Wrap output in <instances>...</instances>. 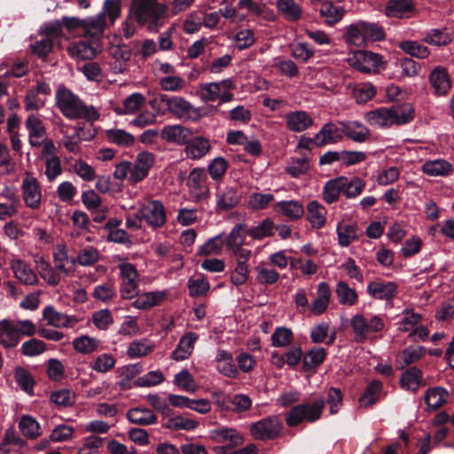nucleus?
Here are the masks:
<instances>
[{
	"instance_id": "nucleus-5",
	"label": "nucleus",
	"mask_w": 454,
	"mask_h": 454,
	"mask_svg": "<svg viewBox=\"0 0 454 454\" xmlns=\"http://www.w3.org/2000/svg\"><path fill=\"white\" fill-rule=\"evenodd\" d=\"M350 326L356 343H364L371 334L382 331L385 327L383 316L374 315L366 317L364 314H356L350 319Z\"/></svg>"
},
{
	"instance_id": "nucleus-22",
	"label": "nucleus",
	"mask_w": 454,
	"mask_h": 454,
	"mask_svg": "<svg viewBox=\"0 0 454 454\" xmlns=\"http://www.w3.org/2000/svg\"><path fill=\"white\" fill-rule=\"evenodd\" d=\"M286 127L294 132H301L310 128L314 121L312 117L305 111H294L287 113L285 115Z\"/></svg>"
},
{
	"instance_id": "nucleus-56",
	"label": "nucleus",
	"mask_w": 454,
	"mask_h": 454,
	"mask_svg": "<svg viewBox=\"0 0 454 454\" xmlns=\"http://www.w3.org/2000/svg\"><path fill=\"white\" fill-rule=\"evenodd\" d=\"M246 234H247V231H246L245 224H236L227 237L226 244L228 248L234 250L242 247L245 243Z\"/></svg>"
},
{
	"instance_id": "nucleus-19",
	"label": "nucleus",
	"mask_w": 454,
	"mask_h": 454,
	"mask_svg": "<svg viewBox=\"0 0 454 454\" xmlns=\"http://www.w3.org/2000/svg\"><path fill=\"white\" fill-rule=\"evenodd\" d=\"M161 138L167 142L174 143L178 145H184L188 139L192 137L191 129L180 124L165 126L161 130Z\"/></svg>"
},
{
	"instance_id": "nucleus-42",
	"label": "nucleus",
	"mask_w": 454,
	"mask_h": 454,
	"mask_svg": "<svg viewBox=\"0 0 454 454\" xmlns=\"http://www.w3.org/2000/svg\"><path fill=\"white\" fill-rule=\"evenodd\" d=\"M382 383L380 380H372L364 389L363 395L359 399L360 406L370 407L376 403L382 393Z\"/></svg>"
},
{
	"instance_id": "nucleus-21",
	"label": "nucleus",
	"mask_w": 454,
	"mask_h": 454,
	"mask_svg": "<svg viewBox=\"0 0 454 454\" xmlns=\"http://www.w3.org/2000/svg\"><path fill=\"white\" fill-rule=\"evenodd\" d=\"M429 82L437 96L447 95L451 87L447 70L441 66L435 67L431 72L429 74Z\"/></svg>"
},
{
	"instance_id": "nucleus-51",
	"label": "nucleus",
	"mask_w": 454,
	"mask_h": 454,
	"mask_svg": "<svg viewBox=\"0 0 454 454\" xmlns=\"http://www.w3.org/2000/svg\"><path fill=\"white\" fill-rule=\"evenodd\" d=\"M145 98L138 92H135L126 98L123 101V109H115L118 114H129L137 113L145 104Z\"/></svg>"
},
{
	"instance_id": "nucleus-26",
	"label": "nucleus",
	"mask_w": 454,
	"mask_h": 454,
	"mask_svg": "<svg viewBox=\"0 0 454 454\" xmlns=\"http://www.w3.org/2000/svg\"><path fill=\"white\" fill-rule=\"evenodd\" d=\"M11 269L15 277L25 285L34 286L38 283L36 274L31 267L21 259H12L11 261Z\"/></svg>"
},
{
	"instance_id": "nucleus-52",
	"label": "nucleus",
	"mask_w": 454,
	"mask_h": 454,
	"mask_svg": "<svg viewBox=\"0 0 454 454\" xmlns=\"http://www.w3.org/2000/svg\"><path fill=\"white\" fill-rule=\"evenodd\" d=\"M107 140L119 146H129L133 145L135 137L130 133L121 129H109L106 131Z\"/></svg>"
},
{
	"instance_id": "nucleus-13",
	"label": "nucleus",
	"mask_w": 454,
	"mask_h": 454,
	"mask_svg": "<svg viewBox=\"0 0 454 454\" xmlns=\"http://www.w3.org/2000/svg\"><path fill=\"white\" fill-rule=\"evenodd\" d=\"M241 195L235 187L226 186L218 189L215 193V210L224 212L237 207L240 202Z\"/></svg>"
},
{
	"instance_id": "nucleus-50",
	"label": "nucleus",
	"mask_w": 454,
	"mask_h": 454,
	"mask_svg": "<svg viewBox=\"0 0 454 454\" xmlns=\"http://www.w3.org/2000/svg\"><path fill=\"white\" fill-rule=\"evenodd\" d=\"M423 41L433 46H444L451 42V35L445 29L433 28L426 32Z\"/></svg>"
},
{
	"instance_id": "nucleus-64",
	"label": "nucleus",
	"mask_w": 454,
	"mask_h": 454,
	"mask_svg": "<svg viewBox=\"0 0 454 454\" xmlns=\"http://www.w3.org/2000/svg\"><path fill=\"white\" fill-rule=\"evenodd\" d=\"M174 383L181 389L193 393L197 390V383L192 375L186 370H183L175 375Z\"/></svg>"
},
{
	"instance_id": "nucleus-60",
	"label": "nucleus",
	"mask_w": 454,
	"mask_h": 454,
	"mask_svg": "<svg viewBox=\"0 0 454 454\" xmlns=\"http://www.w3.org/2000/svg\"><path fill=\"white\" fill-rule=\"evenodd\" d=\"M115 365V359L110 354H101L90 363V367L98 372L106 373Z\"/></svg>"
},
{
	"instance_id": "nucleus-30",
	"label": "nucleus",
	"mask_w": 454,
	"mask_h": 454,
	"mask_svg": "<svg viewBox=\"0 0 454 454\" xmlns=\"http://www.w3.org/2000/svg\"><path fill=\"white\" fill-rule=\"evenodd\" d=\"M326 208L317 200H311L307 205L306 218L314 229H321L326 223Z\"/></svg>"
},
{
	"instance_id": "nucleus-15",
	"label": "nucleus",
	"mask_w": 454,
	"mask_h": 454,
	"mask_svg": "<svg viewBox=\"0 0 454 454\" xmlns=\"http://www.w3.org/2000/svg\"><path fill=\"white\" fill-rule=\"evenodd\" d=\"M184 145V151L186 157L192 160L202 159L211 150L209 139L201 136L192 137Z\"/></svg>"
},
{
	"instance_id": "nucleus-55",
	"label": "nucleus",
	"mask_w": 454,
	"mask_h": 454,
	"mask_svg": "<svg viewBox=\"0 0 454 454\" xmlns=\"http://www.w3.org/2000/svg\"><path fill=\"white\" fill-rule=\"evenodd\" d=\"M99 343L100 340L96 338L82 335L73 340V347L78 353L87 355L97 350Z\"/></svg>"
},
{
	"instance_id": "nucleus-46",
	"label": "nucleus",
	"mask_w": 454,
	"mask_h": 454,
	"mask_svg": "<svg viewBox=\"0 0 454 454\" xmlns=\"http://www.w3.org/2000/svg\"><path fill=\"white\" fill-rule=\"evenodd\" d=\"M389 109L393 125L405 124L414 118V110L410 104L393 106Z\"/></svg>"
},
{
	"instance_id": "nucleus-10",
	"label": "nucleus",
	"mask_w": 454,
	"mask_h": 454,
	"mask_svg": "<svg viewBox=\"0 0 454 454\" xmlns=\"http://www.w3.org/2000/svg\"><path fill=\"white\" fill-rule=\"evenodd\" d=\"M20 189L25 205L30 209H38L42 204L43 194L37 178L28 172L25 173Z\"/></svg>"
},
{
	"instance_id": "nucleus-6",
	"label": "nucleus",
	"mask_w": 454,
	"mask_h": 454,
	"mask_svg": "<svg viewBox=\"0 0 454 454\" xmlns=\"http://www.w3.org/2000/svg\"><path fill=\"white\" fill-rule=\"evenodd\" d=\"M236 84L231 78H226L220 82H206L200 84V98L203 102H214L219 100L220 104L233 100V90Z\"/></svg>"
},
{
	"instance_id": "nucleus-33",
	"label": "nucleus",
	"mask_w": 454,
	"mask_h": 454,
	"mask_svg": "<svg viewBox=\"0 0 454 454\" xmlns=\"http://www.w3.org/2000/svg\"><path fill=\"white\" fill-rule=\"evenodd\" d=\"M137 298L133 301L132 306L138 309H149L159 305L167 297L166 291L145 292L136 295Z\"/></svg>"
},
{
	"instance_id": "nucleus-2",
	"label": "nucleus",
	"mask_w": 454,
	"mask_h": 454,
	"mask_svg": "<svg viewBox=\"0 0 454 454\" xmlns=\"http://www.w3.org/2000/svg\"><path fill=\"white\" fill-rule=\"evenodd\" d=\"M130 14L139 24L148 23L149 30L156 32L163 25V20L168 18V7L157 0H133Z\"/></svg>"
},
{
	"instance_id": "nucleus-53",
	"label": "nucleus",
	"mask_w": 454,
	"mask_h": 454,
	"mask_svg": "<svg viewBox=\"0 0 454 454\" xmlns=\"http://www.w3.org/2000/svg\"><path fill=\"white\" fill-rule=\"evenodd\" d=\"M99 260V252L93 247H87L79 251L77 256L71 260L72 266H91Z\"/></svg>"
},
{
	"instance_id": "nucleus-40",
	"label": "nucleus",
	"mask_w": 454,
	"mask_h": 454,
	"mask_svg": "<svg viewBox=\"0 0 454 454\" xmlns=\"http://www.w3.org/2000/svg\"><path fill=\"white\" fill-rule=\"evenodd\" d=\"M366 121L380 128L392 126V119L389 107H380L365 114Z\"/></svg>"
},
{
	"instance_id": "nucleus-47",
	"label": "nucleus",
	"mask_w": 454,
	"mask_h": 454,
	"mask_svg": "<svg viewBox=\"0 0 454 454\" xmlns=\"http://www.w3.org/2000/svg\"><path fill=\"white\" fill-rule=\"evenodd\" d=\"M345 42L357 47L365 46L361 20L347 26L345 28Z\"/></svg>"
},
{
	"instance_id": "nucleus-7",
	"label": "nucleus",
	"mask_w": 454,
	"mask_h": 454,
	"mask_svg": "<svg viewBox=\"0 0 454 454\" xmlns=\"http://www.w3.org/2000/svg\"><path fill=\"white\" fill-rule=\"evenodd\" d=\"M118 269L121 277L120 293L122 299L134 298L138 294L139 274L136 266L129 262L125 258L117 256Z\"/></svg>"
},
{
	"instance_id": "nucleus-16",
	"label": "nucleus",
	"mask_w": 454,
	"mask_h": 454,
	"mask_svg": "<svg viewBox=\"0 0 454 454\" xmlns=\"http://www.w3.org/2000/svg\"><path fill=\"white\" fill-rule=\"evenodd\" d=\"M339 124L341 127L342 135L356 143H364L371 136L370 129L362 122L357 121H343Z\"/></svg>"
},
{
	"instance_id": "nucleus-3",
	"label": "nucleus",
	"mask_w": 454,
	"mask_h": 454,
	"mask_svg": "<svg viewBox=\"0 0 454 454\" xmlns=\"http://www.w3.org/2000/svg\"><path fill=\"white\" fill-rule=\"evenodd\" d=\"M325 406V400L322 396L297 404L286 413V423L290 427L303 422L314 423L321 419Z\"/></svg>"
},
{
	"instance_id": "nucleus-32",
	"label": "nucleus",
	"mask_w": 454,
	"mask_h": 454,
	"mask_svg": "<svg viewBox=\"0 0 454 454\" xmlns=\"http://www.w3.org/2000/svg\"><path fill=\"white\" fill-rule=\"evenodd\" d=\"M332 292L327 283L321 282L317 286V297L312 301L310 310L316 315H322L328 308Z\"/></svg>"
},
{
	"instance_id": "nucleus-61",
	"label": "nucleus",
	"mask_w": 454,
	"mask_h": 454,
	"mask_svg": "<svg viewBox=\"0 0 454 454\" xmlns=\"http://www.w3.org/2000/svg\"><path fill=\"white\" fill-rule=\"evenodd\" d=\"M257 281L262 285H273L279 279V273L269 266L260 263L255 267Z\"/></svg>"
},
{
	"instance_id": "nucleus-62",
	"label": "nucleus",
	"mask_w": 454,
	"mask_h": 454,
	"mask_svg": "<svg viewBox=\"0 0 454 454\" xmlns=\"http://www.w3.org/2000/svg\"><path fill=\"white\" fill-rule=\"evenodd\" d=\"M326 356L323 348H314L310 349L303 358V366L307 370L314 369L321 364Z\"/></svg>"
},
{
	"instance_id": "nucleus-44",
	"label": "nucleus",
	"mask_w": 454,
	"mask_h": 454,
	"mask_svg": "<svg viewBox=\"0 0 454 454\" xmlns=\"http://www.w3.org/2000/svg\"><path fill=\"white\" fill-rule=\"evenodd\" d=\"M95 132L90 133L85 137L82 127L75 128V132L73 135H65L63 137V145L65 148L73 153H78L81 151L80 144L82 140H90L93 138Z\"/></svg>"
},
{
	"instance_id": "nucleus-28",
	"label": "nucleus",
	"mask_w": 454,
	"mask_h": 454,
	"mask_svg": "<svg viewBox=\"0 0 454 454\" xmlns=\"http://www.w3.org/2000/svg\"><path fill=\"white\" fill-rule=\"evenodd\" d=\"M43 317L49 325L57 328L73 326L77 323V319L74 317L57 311L52 306H47L43 309Z\"/></svg>"
},
{
	"instance_id": "nucleus-41",
	"label": "nucleus",
	"mask_w": 454,
	"mask_h": 454,
	"mask_svg": "<svg viewBox=\"0 0 454 454\" xmlns=\"http://www.w3.org/2000/svg\"><path fill=\"white\" fill-rule=\"evenodd\" d=\"M335 294L340 305L354 306L358 300L356 291L345 281H339L335 286Z\"/></svg>"
},
{
	"instance_id": "nucleus-58",
	"label": "nucleus",
	"mask_w": 454,
	"mask_h": 454,
	"mask_svg": "<svg viewBox=\"0 0 454 454\" xmlns=\"http://www.w3.org/2000/svg\"><path fill=\"white\" fill-rule=\"evenodd\" d=\"M273 200L271 193L253 192L248 197L247 207L253 211H259L265 209Z\"/></svg>"
},
{
	"instance_id": "nucleus-12",
	"label": "nucleus",
	"mask_w": 454,
	"mask_h": 454,
	"mask_svg": "<svg viewBox=\"0 0 454 454\" xmlns=\"http://www.w3.org/2000/svg\"><path fill=\"white\" fill-rule=\"evenodd\" d=\"M154 163V155L149 152H143L137 154L134 163L131 165V175L129 181L137 184L144 180Z\"/></svg>"
},
{
	"instance_id": "nucleus-38",
	"label": "nucleus",
	"mask_w": 454,
	"mask_h": 454,
	"mask_svg": "<svg viewBox=\"0 0 454 454\" xmlns=\"http://www.w3.org/2000/svg\"><path fill=\"white\" fill-rule=\"evenodd\" d=\"M343 182H346V176H339L325 183L323 189V199L327 204L336 202L340 193L344 194Z\"/></svg>"
},
{
	"instance_id": "nucleus-31",
	"label": "nucleus",
	"mask_w": 454,
	"mask_h": 454,
	"mask_svg": "<svg viewBox=\"0 0 454 454\" xmlns=\"http://www.w3.org/2000/svg\"><path fill=\"white\" fill-rule=\"evenodd\" d=\"M421 170L429 176H447L452 172L453 167L444 159H435L426 160L421 166Z\"/></svg>"
},
{
	"instance_id": "nucleus-37",
	"label": "nucleus",
	"mask_w": 454,
	"mask_h": 454,
	"mask_svg": "<svg viewBox=\"0 0 454 454\" xmlns=\"http://www.w3.org/2000/svg\"><path fill=\"white\" fill-rule=\"evenodd\" d=\"M127 419L133 424L140 426L153 425L157 422V417L151 410L145 407H134L127 411Z\"/></svg>"
},
{
	"instance_id": "nucleus-23",
	"label": "nucleus",
	"mask_w": 454,
	"mask_h": 454,
	"mask_svg": "<svg viewBox=\"0 0 454 454\" xmlns=\"http://www.w3.org/2000/svg\"><path fill=\"white\" fill-rule=\"evenodd\" d=\"M276 7L280 16L288 22H297L303 16V8L295 0H277Z\"/></svg>"
},
{
	"instance_id": "nucleus-20",
	"label": "nucleus",
	"mask_w": 454,
	"mask_h": 454,
	"mask_svg": "<svg viewBox=\"0 0 454 454\" xmlns=\"http://www.w3.org/2000/svg\"><path fill=\"white\" fill-rule=\"evenodd\" d=\"M342 139L341 127L338 128L336 124L327 122L316 134V146L321 147L326 145L336 144Z\"/></svg>"
},
{
	"instance_id": "nucleus-57",
	"label": "nucleus",
	"mask_w": 454,
	"mask_h": 454,
	"mask_svg": "<svg viewBox=\"0 0 454 454\" xmlns=\"http://www.w3.org/2000/svg\"><path fill=\"white\" fill-rule=\"evenodd\" d=\"M399 47L405 53L418 59H426L430 54L429 49L418 41H403Z\"/></svg>"
},
{
	"instance_id": "nucleus-54",
	"label": "nucleus",
	"mask_w": 454,
	"mask_h": 454,
	"mask_svg": "<svg viewBox=\"0 0 454 454\" xmlns=\"http://www.w3.org/2000/svg\"><path fill=\"white\" fill-rule=\"evenodd\" d=\"M449 394L442 387H434L427 391L425 403L428 407L436 410L440 408L448 399Z\"/></svg>"
},
{
	"instance_id": "nucleus-43",
	"label": "nucleus",
	"mask_w": 454,
	"mask_h": 454,
	"mask_svg": "<svg viewBox=\"0 0 454 454\" xmlns=\"http://www.w3.org/2000/svg\"><path fill=\"white\" fill-rule=\"evenodd\" d=\"M106 20L104 13H98L95 17H90L82 20V29L86 37H96L102 35L105 27Z\"/></svg>"
},
{
	"instance_id": "nucleus-63",
	"label": "nucleus",
	"mask_w": 454,
	"mask_h": 454,
	"mask_svg": "<svg viewBox=\"0 0 454 454\" xmlns=\"http://www.w3.org/2000/svg\"><path fill=\"white\" fill-rule=\"evenodd\" d=\"M274 223L270 218L262 220L258 225L250 228L247 234L254 239H262L273 234Z\"/></svg>"
},
{
	"instance_id": "nucleus-36",
	"label": "nucleus",
	"mask_w": 454,
	"mask_h": 454,
	"mask_svg": "<svg viewBox=\"0 0 454 454\" xmlns=\"http://www.w3.org/2000/svg\"><path fill=\"white\" fill-rule=\"evenodd\" d=\"M20 340L13 323L7 319L0 321V344L7 348L16 347Z\"/></svg>"
},
{
	"instance_id": "nucleus-45",
	"label": "nucleus",
	"mask_w": 454,
	"mask_h": 454,
	"mask_svg": "<svg viewBox=\"0 0 454 454\" xmlns=\"http://www.w3.org/2000/svg\"><path fill=\"white\" fill-rule=\"evenodd\" d=\"M338 243L342 247L359 239L357 226L355 223H340L337 226Z\"/></svg>"
},
{
	"instance_id": "nucleus-49",
	"label": "nucleus",
	"mask_w": 454,
	"mask_h": 454,
	"mask_svg": "<svg viewBox=\"0 0 454 454\" xmlns=\"http://www.w3.org/2000/svg\"><path fill=\"white\" fill-rule=\"evenodd\" d=\"M365 44L367 42H380L386 38L382 26L377 22L361 20Z\"/></svg>"
},
{
	"instance_id": "nucleus-14",
	"label": "nucleus",
	"mask_w": 454,
	"mask_h": 454,
	"mask_svg": "<svg viewBox=\"0 0 454 454\" xmlns=\"http://www.w3.org/2000/svg\"><path fill=\"white\" fill-rule=\"evenodd\" d=\"M25 124L28 132L29 145L35 148L42 146L47 139L46 129L43 121L35 114H30Z\"/></svg>"
},
{
	"instance_id": "nucleus-25",
	"label": "nucleus",
	"mask_w": 454,
	"mask_h": 454,
	"mask_svg": "<svg viewBox=\"0 0 454 454\" xmlns=\"http://www.w3.org/2000/svg\"><path fill=\"white\" fill-rule=\"evenodd\" d=\"M74 257H69L67 247L64 244L56 246L53 252V264L54 268L62 275L68 277L74 272V266H72L71 260Z\"/></svg>"
},
{
	"instance_id": "nucleus-48",
	"label": "nucleus",
	"mask_w": 454,
	"mask_h": 454,
	"mask_svg": "<svg viewBox=\"0 0 454 454\" xmlns=\"http://www.w3.org/2000/svg\"><path fill=\"white\" fill-rule=\"evenodd\" d=\"M19 429L22 435L27 439H35L42 434L39 423L29 415L21 416L19 421Z\"/></svg>"
},
{
	"instance_id": "nucleus-35",
	"label": "nucleus",
	"mask_w": 454,
	"mask_h": 454,
	"mask_svg": "<svg viewBox=\"0 0 454 454\" xmlns=\"http://www.w3.org/2000/svg\"><path fill=\"white\" fill-rule=\"evenodd\" d=\"M423 381L422 371L415 366L404 371L400 378V386L403 389L416 392Z\"/></svg>"
},
{
	"instance_id": "nucleus-59",
	"label": "nucleus",
	"mask_w": 454,
	"mask_h": 454,
	"mask_svg": "<svg viewBox=\"0 0 454 454\" xmlns=\"http://www.w3.org/2000/svg\"><path fill=\"white\" fill-rule=\"evenodd\" d=\"M228 166L229 164L225 158L216 157L207 165V172L214 181L220 182L224 176Z\"/></svg>"
},
{
	"instance_id": "nucleus-24",
	"label": "nucleus",
	"mask_w": 454,
	"mask_h": 454,
	"mask_svg": "<svg viewBox=\"0 0 454 454\" xmlns=\"http://www.w3.org/2000/svg\"><path fill=\"white\" fill-rule=\"evenodd\" d=\"M207 175L201 168H193L189 174L187 185L192 190H198L197 200H206L209 196V190L206 184Z\"/></svg>"
},
{
	"instance_id": "nucleus-1",
	"label": "nucleus",
	"mask_w": 454,
	"mask_h": 454,
	"mask_svg": "<svg viewBox=\"0 0 454 454\" xmlns=\"http://www.w3.org/2000/svg\"><path fill=\"white\" fill-rule=\"evenodd\" d=\"M56 105L62 114L70 120L84 119L93 122L99 118V113L94 106H86L65 86H59L56 91Z\"/></svg>"
},
{
	"instance_id": "nucleus-8",
	"label": "nucleus",
	"mask_w": 454,
	"mask_h": 454,
	"mask_svg": "<svg viewBox=\"0 0 454 454\" xmlns=\"http://www.w3.org/2000/svg\"><path fill=\"white\" fill-rule=\"evenodd\" d=\"M283 423L277 415L269 416L250 425V434L255 440L270 441L280 434Z\"/></svg>"
},
{
	"instance_id": "nucleus-27",
	"label": "nucleus",
	"mask_w": 454,
	"mask_h": 454,
	"mask_svg": "<svg viewBox=\"0 0 454 454\" xmlns=\"http://www.w3.org/2000/svg\"><path fill=\"white\" fill-rule=\"evenodd\" d=\"M199 335L193 332L185 333L181 339L172 353V358L176 361L187 359L192 353L196 340Z\"/></svg>"
},
{
	"instance_id": "nucleus-9",
	"label": "nucleus",
	"mask_w": 454,
	"mask_h": 454,
	"mask_svg": "<svg viewBox=\"0 0 454 454\" xmlns=\"http://www.w3.org/2000/svg\"><path fill=\"white\" fill-rule=\"evenodd\" d=\"M137 215L153 229L163 226L167 221L165 207L160 200H149L140 205Z\"/></svg>"
},
{
	"instance_id": "nucleus-11",
	"label": "nucleus",
	"mask_w": 454,
	"mask_h": 454,
	"mask_svg": "<svg viewBox=\"0 0 454 454\" xmlns=\"http://www.w3.org/2000/svg\"><path fill=\"white\" fill-rule=\"evenodd\" d=\"M348 64L356 70L369 74L374 68L383 66V58L377 53L365 51H357L348 58Z\"/></svg>"
},
{
	"instance_id": "nucleus-29",
	"label": "nucleus",
	"mask_w": 454,
	"mask_h": 454,
	"mask_svg": "<svg viewBox=\"0 0 454 454\" xmlns=\"http://www.w3.org/2000/svg\"><path fill=\"white\" fill-rule=\"evenodd\" d=\"M67 51L72 57L79 59H91L98 53L96 43L85 40L71 43Z\"/></svg>"
},
{
	"instance_id": "nucleus-17",
	"label": "nucleus",
	"mask_w": 454,
	"mask_h": 454,
	"mask_svg": "<svg viewBox=\"0 0 454 454\" xmlns=\"http://www.w3.org/2000/svg\"><path fill=\"white\" fill-rule=\"evenodd\" d=\"M396 284L389 281H372L367 286V293L376 300L390 301L396 295Z\"/></svg>"
},
{
	"instance_id": "nucleus-39",
	"label": "nucleus",
	"mask_w": 454,
	"mask_h": 454,
	"mask_svg": "<svg viewBox=\"0 0 454 454\" xmlns=\"http://www.w3.org/2000/svg\"><path fill=\"white\" fill-rule=\"evenodd\" d=\"M275 209L290 220L300 219L304 215V207L296 200H282L276 204Z\"/></svg>"
},
{
	"instance_id": "nucleus-4",
	"label": "nucleus",
	"mask_w": 454,
	"mask_h": 454,
	"mask_svg": "<svg viewBox=\"0 0 454 454\" xmlns=\"http://www.w3.org/2000/svg\"><path fill=\"white\" fill-rule=\"evenodd\" d=\"M157 103L165 107L161 111L159 110L162 114L168 112L183 120H197L201 117L200 110L183 97L160 94L151 104L153 106Z\"/></svg>"
},
{
	"instance_id": "nucleus-18",
	"label": "nucleus",
	"mask_w": 454,
	"mask_h": 454,
	"mask_svg": "<svg viewBox=\"0 0 454 454\" xmlns=\"http://www.w3.org/2000/svg\"><path fill=\"white\" fill-rule=\"evenodd\" d=\"M210 437L216 442L228 444V447H237L244 442L242 434L232 427H216L210 431Z\"/></svg>"
},
{
	"instance_id": "nucleus-34",
	"label": "nucleus",
	"mask_w": 454,
	"mask_h": 454,
	"mask_svg": "<svg viewBox=\"0 0 454 454\" xmlns=\"http://www.w3.org/2000/svg\"><path fill=\"white\" fill-rule=\"evenodd\" d=\"M346 13L342 6L334 5L330 0H326L321 4L319 14L325 20V23L328 26H334L339 23Z\"/></svg>"
}]
</instances>
